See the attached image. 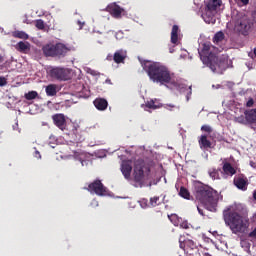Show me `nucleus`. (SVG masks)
I'll return each mask as SVG.
<instances>
[{"instance_id": "1", "label": "nucleus", "mask_w": 256, "mask_h": 256, "mask_svg": "<svg viewBox=\"0 0 256 256\" xmlns=\"http://www.w3.org/2000/svg\"><path fill=\"white\" fill-rule=\"evenodd\" d=\"M199 55L202 63L209 67L213 73L222 75L226 69H228L229 58L222 54L218 56L216 46H213L211 42H204Z\"/></svg>"}, {"instance_id": "2", "label": "nucleus", "mask_w": 256, "mask_h": 256, "mask_svg": "<svg viewBox=\"0 0 256 256\" xmlns=\"http://www.w3.org/2000/svg\"><path fill=\"white\" fill-rule=\"evenodd\" d=\"M194 197L196 201L201 203L208 211H217L220 195L219 192L213 187H210V185H196L194 188Z\"/></svg>"}, {"instance_id": "3", "label": "nucleus", "mask_w": 256, "mask_h": 256, "mask_svg": "<svg viewBox=\"0 0 256 256\" xmlns=\"http://www.w3.org/2000/svg\"><path fill=\"white\" fill-rule=\"evenodd\" d=\"M223 219L225 224L235 235H243L247 233L250 225L249 215L245 213H238L227 209L223 211Z\"/></svg>"}, {"instance_id": "4", "label": "nucleus", "mask_w": 256, "mask_h": 256, "mask_svg": "<svg viewBox=\"0 0 256 256\" xmlns=\"http://www.w3.org/2000/svg\"><path fill=\"white\" fill-rule=\"evenodd\" d=\"M255 24V20L247 14H243L239 16L234 24V31L238 33V35H243V37H248L251 31H253V26Z\"/></svg>"}, {"instance_id": "5", "label": "nucleus", "mask_w": 256, "mask_h": 256, "mask_svg": "<svg viewBox=\"0 0 256 256\" xmlns=\"http://www.w3.org/2000/svg\"><path fill=\"white\" fill-rule=\"evenodd\" d=\"M71 50L63 43L46 44L42 47L44 57H57L63 59Z\"/></svg>"}, {"instance_id": "6", "label": "nucleus", "mask_w": 256, "mask_h": 256, "mask_svg": "<svg viewBox=\"0 0 256 256\" xmlns=\"http://www.w3.org/2000/svg\"><path fill=\"white\" fill-rule=\"evenodd\" d=\"M144 71L154 83H161V64L157 62L144 61L142 63Z\"/></svg>"}, {"instance_id": "7", "label": "nucleus", "mask_w": 256, "mask_h": 256, "mask_svg": "<svg viewBox=\"0 0 256 256\" xmlns=\"http://www.w3.org/2000/svg\"><path fill=\"white\" fill-rule=\"evenodd\" d=\"M222 6V0H208L205 4V10L202 17L205 22H211Z\"/></svg>"}, {"instance_id": "8", "label": "nucleus", "mask_w": 256, "mask_h": 256, "mask_svg": "<svg viewBox=\"0 0 256 256\" xmlns=\"http://www.w3.org/2000/svg\"><path fill=\"white\" fill-rule=\"evenodd\" d=\"M162 85L168 89H175V87H178L175 73H172V71L164 65H162Z\"/></svg>"}, {"instance_id": "9", "label": "nucleus", "mask_w": 256, "mask_h": 256, "mask_svg": "<svg viewBox=\"0 0 256 256\" xmlns=\"http://www.w3.org/2000/svg\"><path fill=\"white\" fill-rule=\"evenodd\" d=\"M179 246L181 249H184L186 253H189V255L196 256L199 253L197 244L192 239H182V237H180Z\"/></svg>"}, {"instance_id": "10", "label": "nucleus", "mask_w": 256, "mask_h": 256, "mask_svg": "<svg viewBox=\"0 0 256 256\" xmlns=\"http://www.w3.org/2000/svg\"><path fill=\"white\" fill-rule=\"evenodd\" d=\"M87 191L90 193H95L96 195L103 196L107 193V188L103 185L101 180H95L94 182L88 185Z\"/></svg>"}, {"instance_id": "11", "label": "nucleus", "mask_w": 256, "mask_h": 256, "mask_svg": "<svg viewBox=\"0 0 256 256\" xmlns=\"http://www.w3.org/2000/svg\"><path fill=\"white\" fill-rule=\"evenodd\" d=\"M233 183L237 189H240L241 191H247L249 186V179L246 177V175L240 173L239 175H235Z\"/></svg>"}, {"instance_id": "12", "label": "nucleus", "mask_w": 256, "mask_h": 256, "mask_svg": "<svg viewBox=\"0 0 256 256\" xmlns=\"http://www.w3.org/2000/svg\"><path fill=\"white\" fill-rule=\"evenodd\" d=\"M50 77H52V79H57L58 81H67L69 79V75L65 68L59 67L50 70Z\"/></svg>"}, {"instance_id": "13", "label": "nucleus", "mask_w": 256, "mask_h": 256, "mask_svg": "<svg viewBox=\"0 0 256 256\" xmlns=\"http://www.w3.org/2000/svg\"><path fill=\"white\" fill-rule=\"evenodd\" d=\"M52 121L58 129L61 131H65L67 127V120L65 119V114H54L52 116Z\"/></svg>"}, {"instance_id": "14", "label": "nucleus", "mask_w": 256, "mask_h": 256, "mask_svg": "<svg viewBox=\"0 0 256 256\" xmlns=\"http://www.w3.org/2000/svg\"><path fill=\"white\" fill-rule=\"evenodd\" d=\"M106 11L114 17V19H121V14L123 13V8H121L116 3H112L106 7Z\"/></svg>"}, {"instance_id": "15", "label": "nucleus", "mask_w": 256, "mask_h": 256, "mask_svg": "<svg viewBox=\"0 0 256 256\" xmlns=\"http://www.w3.org/2000/svg\"><path fill=\"white\" fill-rule=\"evenodd\" d=\"M133 176L136 183H143V179L145 177V170H143V164H135Z\"/></svg>"}, {"instance_id": "16", "label": "nucleus", "mask_w": 256, "mask_h": 256, "mask_svg": "<svg viewBox=\"0 0 256 256\" xmlns=\"http://www.w3.org/2000/svg\"><path fill=\"white\" fill-rule=\"evenodd\" d=\"M126 59H127V52L123 49L117 50L113 55V61L114 63H117V65L121 63H125Z\"/></svg>"}, {"instance_id": "17", "label": "nucleus", "mask_w": 256, "mask_h": 256, "mask_svg": "<svg viewBox=\"0 0 256 256\" xmlns=\"http://www.w3.org/2000/svg\"><path fill=\"white\" fill-rule=\"evenodd\" d=\"M133 171V166H131V162L124 161L121 165V172L124 175L125 179L131 178V172Z\"/></svg>"}, {"instance_id": "18", "label": "nucleus", "mask_w": 256, "mask_h": 256, "mask_svg": "<svg viewBox=\"0 0 256 256\" xmlns=\"http://www.w3.org/2000/svg\"><path fill=\"white\" fill-rule=\"evenodd\" d=\"M93 104L98 111H105L109 107V102L105 98H96Z\"/></svg>"}, {"instance_id": "19", "label": "nucleus", "mask_w": 256, "mask_h": 256, "mask_svg": "<svg viewBox=\"0 0 256 256\" xmlns=\"http://www.w3.org/2000/svg\"><path fill=\"white\" fill-rule=\"evenodd\" d=\"M15 49L19 53H29L31 51V43L20 41L16 44Z\"/></svg>"}, {"instance_id": "20", "label": "nucleus", "mask_w": 256, "mask_h": 256, "mask_svg": "<svg viewBox=\"0 0 256 256\" xmlns=\"http://www.w3.org/2000/svg\"><path fill=\"white\" fill-rule=\"evenodd\" d=\"M179 31H180V28L178 24H174L172 26V32H171L172 45H179Z\"/></svg>"}, {"instance_id": "21", "label": "nucleus", "mask_w": 256, "mask_h": 256, "mask_svg": "<svg viewBox=\"0 0 256 256\" xmlns=\"http://www.w3.org/2000/svg\"><path fill=\"white\" fill-rule=\"evenodd\" d=\"M198 143L201 149H211L212 147V142L209 141L207 135H201L198 139Z\"/></svg>"}, {"instance_id": "22", "label": "nucleus", "mask_w": 256, "mask_h": 256, "mask_svg": "<svg viewBox=\"0 0 256 256\" xmlns=\"http://www.w3.org/2000/svg\"><path fill=\"white\" fill-rule=\"evenodd\" d=\"M244 115L247 117L248 125H253L256 123V108L255 109H248L244 112Z\"/></svg>"}, {"instance_id": "23", "label": "nucleus", "mask_w": 256, "mask_h": 256, "mask_svg": "<svg viewBox=\"0 0 256 256\" xmlns=\"http://www.w3.org/2000/svg\"><path fill=\"white\" fill-rule=\"evenodd\" d=\"M223 171L225 173V175H236L237 170L235 169V167H233V165H231V163H224L223 164Z\"/></svg>"}, {"instance_id": "24", "label": "nucleus", "mask_w": 256, "mask_h": 256, "mask_svg": "<svg viewBox=\"0 0 256 256\" xmlns=\"http://www.w3.org/2000/svg\"><path fill=\"white\" fill-rule=\"evenodd\" d=\"M12 37L15 39H23L24 41H27V39H29V34H27L25 31L16 30L12 32Z\"/></svg>"}, {"instance_id": "25", "label": "nucleus", "mask_w": 256, "mask_h": 256, "mask_svg": "<svg viewBox=\"0 0 256 256\" xmlns=\"http://www.w3.org/2000/svg\"><path fill=\"white\" fill-rule=\"evenodd\" d=\"M46 95L48 97H55L57 95V86L55 84H50L46 87Z\"/></svg>"}, {"instance_id": "26", "label": "nucleus", "mask_w": 256, "mask_h": 256, "mask_svg": "<svg viewBox=\"0 0 256 256\" xmlns=\"http://www.w3.org/2000/svg\"><path fill=\"white\" fill-rule=\"evenodd\" d=\"M145 107L148 109H159V107H161V103L157 99H152L146 102Z\"/></svg>"}, {"instance_id": "27", "label": "nucleus", "mask_w": 256, "mask_h": 256, "mask_svg": "<svg viewBox=\"0 0 256 256\" xmlns=\"http://www.w3.org/2000/svg\"><path fill=\"white\" fill-rule=\"evenodd\" d=\"M179 195L180 197H183V199H191V193L186 187H180Z\"/></svg>"}, {"instance_id": "28", "label": "nucleus", "mask_w": 256, "mask_h": 256, "mask_svg": "<svg viewBox=\"0 0 256 256\" xmlns=\"http://www.w3.org/2000/svg\"><path fill=\"white\" fill-rule=\"evenodd\" d=\"M225 39V34L224 32H222V30H220L219 32H216V34L214 35L213 41L214 43H221V41H224Z\"/></svg>"}, {"instance_id": "29", "label": "nucleus", "mask_w": 256, "mask_h": 256, "mask_svg": "<svg viewBox=\"0 0 256 256\" xmlns=\"http://www.w3.org/2000/svg\"><path fill=\"white\" fill-rule=\"evenodd\" d=\"M24 97L27 101H33V99H37V97H39V93H37V91H29L24 95Z\"/></svg>"}, {"instance_id": "30", "label": "nucleus", "mask_w": 256, "mask_h": 256, "mask_svg": "<svg viewBox=\"0 0 256 256\" xmlns=\"http://www.w3.org/2000/svg\"><path fill=\"white\" fill-rule=\"evenodd\" d=\"M237 123H240L241 125H249V121L247 119V115H240V117H236Z\"/></svg>"}, {"instance_id": "31", "label": "nucleus", "mask_w": 256, "mask_h": 256, "mask_svg": "<svg viewBox=\"0 0 256 256\" xmlns=\"http://www.w3.org/2000/svg\"><path fill=\"white\" fill-rule=\"evenodd\" d=\"M35 27L38 28L39 31H43V29H45V21H43L42 19L36 20Z\"/></svg>"}, {"instance_id": "32", "label": "nucleus", "mask_w": 256, "mask_h": 256, "mask_svg": "<svg viewBox=\"0 0 256 256\" xmlns=\"http://www.w3.org/2000/svg\"><path fill=\"white\" fill-rule=\"evenodd\" d=\"M157 205H161L159 197L150 198V207H157Z\"/></svg>"}, {"instance_id": "33", "label": "nucleus", "mask_w": 256, "mask_h": 256, "mask_svg": "<svg viewBox=\"0 0 256 256\" xmlns=\"http://www.w3.org/2000/svg\"><path fill=\"white\" fill-rule=\"evenodd\" d=\"M209 175L212 179H219V171L217 169H210Z\"/></svg>"}, {"instance_id": "34", "label": "nucleus", "mask_w": 256, "mask_h": 256, "mask_svg": "<svg viewBox=\"0 0 256 256\" xmlns=\"http://www.w3.org/2000/svg\"><path fill=\"white\" fill-rule=\"evenodd\" d=\"M170 221H172V223H174V225H179L180 223V220H179V217L178 215H168Z\"/></svg>"}, {"instance_id": "35", "label": "nucleus", "mask_w": 256, "mask_h": 256, "mask_svg": "<svg viewBox=\"0 0 256 256\" xmlns=\"http://www.w3.org/2000/svg\"><path fill=\"white\" fill-rule=\"evenodd\" d=\"M201 131H204L205 133H212L213 129L210 125H202Z\"/></svg>"}, {"instance_id": "36", "label": "nucleus", "mask_w": 256, "mask_h": 256, "mask_svg": "<svg viewBox=\"0 0 256 256\" xmlns=\"http://www.w3.org/2000/svg\"><path fill=\"white\" fill-rule=\"evenodd\" d=\"M255 105V101L253 99V97H250L246 103V107H248L249 109H251V107H254Z\"/></svg>"}, {"instance_id": "37", "label": "nucleus", "mask_w": 256, "mask_h": 256, "mask_svg": "<svg viewBox=\"0 0 256 256\" xmlns=\"http://www.w3.org/2000/svg\"><path fill=\"white\" fill-rule=\"evenodd\" d=\"M248 237L256 239V227H254V229H252V231H250V233H248Z\"/></svg>"}, {"instance_id": "38", "label": "nucleus", "mask_w": 256, "mask_h": 256, "mask_svg": "<svg viewBox=\"0 0 256 256\" xmlns=\"http://www.w3.org/2000/svg\"><path fill=\"white\" fill-rule=\"evenodd\" d=\"M7 85V79L5 77H0V87H5Z\"/></svg>"}, {"instance_id": "39", "label": "nucleus", "mask_w": 256, "mask_h": 256, "mask_svg": "<svg viewBox=\"0 0 256 256\" xmlns=\"http://www.w3.org/2000/svg\"><path fill=\"white\" fill-rule=\"evenodd\" d=\"M192 95V87H189V92L186 95L187 101H189L190 96Z\"/></svg>"}, {"instance_id": "40", "label": "nucleus", "mask_w": 256, "mask_h": 256, "mask_svg": "<svg viewBox=\"0 0 256 256\" xmlns=\"http://www.w3.org/2000/svg\"><path fill=\"white\" fill-rule=\"evenodd\" d=\"M236 2H241V4H243V5H247V4H249V1L250 0H235Z\"/></svg>"}, {"instance_id": "41", "label": "nucleus", "mask_w": 256, "mask_h": 256, "mask_svg": "<svg viewBox=\"0 0 256 256\" xmlns=\"http://www.w3.org/2000/svg\"><path fill=\"white\" fill-rule=\"evenodd\" d=\"M175 105H164L165 109H170V111H172V109H174Z\"/></svg>"}, {"instance_id": "42", "label": "nucleus", "mask_w": 256, "mask_h": 256, "mask_svg": "<svg viewBox=\"0 0 256 256\" xmlns=\"http://www.w3.org/2000/svg\"><path fill=\"white\" fill-rule=\"evenodd\" d=\"M35 157L37 158V159H41V153L39 152V151H35Z\"/></svg>"}, {"instance_id": "43", "label": "nucleus", "mask_w": 256, "mask_h": 256, "mask_svg": "<svg viewBox=\"0 0 256 256\" xmlns=\"http://www.w3.org/2000/svg\"><path fill=\"white\" fill-rule=\"evenodd\" d=\"M106 59H107V61H113V55L108 54Z\"/></svg>"}, {"instance_id": "44", "label": "nucleus", "mask_w": 256, "mask_h": 256, "mask_svg": "<svg viewBox=\"0 0 256 256\" xmlns=\"http://www.w3.org/2000/svg\"><path fill=\"white\" fill-rule=\"evenodd\" d=\"M251 221L252 223H256V213L253 214Z\"/></svg>"}, {"instance_id": "45", "label": "nucleus", "mask_w": 256, "mask_h": 256, "mask_svg": "<svg viewBox=\"0 0 256 256\" xmlns=\"http://www.w3.org/2000/svg\"><path fill=\"white\" fill-rule=\"evenodd\" d=\"M5 61V58L3 57V55H0V63H3Z\"/></svg>"}, {"instance_id": "46", "label": "nucleus", "mask_w": 256, "mask_h": 256, "mask_svg": "<svg viewBox=\"0 0 256 256\" xmlns=\"http://www.w3.org/2000/svg\"><path fill=\"white\" fill-rule=\"evenodd\" d=\"M170 53H175V48H174V46H171V47H170Z\"/></svg>"}, {"instance_id": "47", "label": "nucleus", "mask_w": 256, "mask_h": 256, "mask_svg": "<svg viewBox=\"0 0 256 256\" xmlns=\"http://www.w3.org/2000/svg\"><path fill=\"white\" fill-rule=\"evenodd\" d=\"M198 212L200 213V215H204V212L202 211V209H200V207H197Z\"/></svg>"}, {"instance_id": "48", "label": "nucleus", "mask_w": 256, "mask_h": 256, "mask_svg": "<svg viewBox=\"0 0 256 256\" xmlns=\"http://www.w3.org/2000/svg\"><path fill=\"white\" fill-rule=\"evenodd\" d=\"M106 83H108L109 85H111V79H106Z\"/></svg>"}, {"instance_id": "49", "label": "nucleus", "mask_w": 256, "mask_h": 256, "mask_svg": "<svg viewBox=\"0 0 256 256\" xmlns=\"http://www.w3.org/2000/svg\"><path fill=\"white\" fill-rule=\"evenodd\" d=\"M253 198H254L255 201H256V190L253 192Z\"/></svg>"}, {"instance_id": "50", "label": "nucleus", "mask_w": 256, "mask_h": 256, "mask_svg": "<svg viewBox=\"0 0 256 256\" xmlns=\"http://www.w3.org/2000/svg\"><path fill=\"white\" fill-rule=\"evenodd\" d=\"M254 56L256 57V48L253 49Z\"/></svg>"}, {"instance_id": "51", "label": "nucleus", "mask_w": 256, "mask_h": 256, "mask_svg": "<svg viewBox=\"0 0 256 256\" xmlns=\"http://www.w3.org/2000/svg\"><path fill=\"white\" fill-rule=\"evenodd\" d=\"M204 256H213L210 253H205Z\"/></svg>"}, {"instance_id": "52", "label": "nucleus", "mask_w": 256, "mask_h": 256, "mask_svg": "<svg viewBox=\"0 0 256 256\" xmlns=\"http://www.w3.org/2000/svg\"><path fill=\"white\" fill-rule=\"evenodd\" d=\"M164 181H165V183H167V179H166V177H164Z\"/></svg>"}, {"instance_id": "53", "label": "nucleus", "mask_w": 256, "mask_h": 256, "mask_svg": "<svg viewBox=\"0 0 256 256\" xmlns=\"http://www.w3.org/2000/svg\"><path fill=\"white\" fill-rule=\"evenodd\" d=\"M162 176H163V165H162Z\"/></svg>"}, {"instance_id": "54", "label": "nucleus", "mask_w": 256, "mask_h": 256, "mask_svg": "<svg viewBox=\"0 0 256 256\" xmlns=\"http://www.w3.org/2000/svg\"><path fill=\"white\" fill-rule=\"evenodd\" d=\"M178 256H182V255H178Z\"/></svg>"}]
</instances>
